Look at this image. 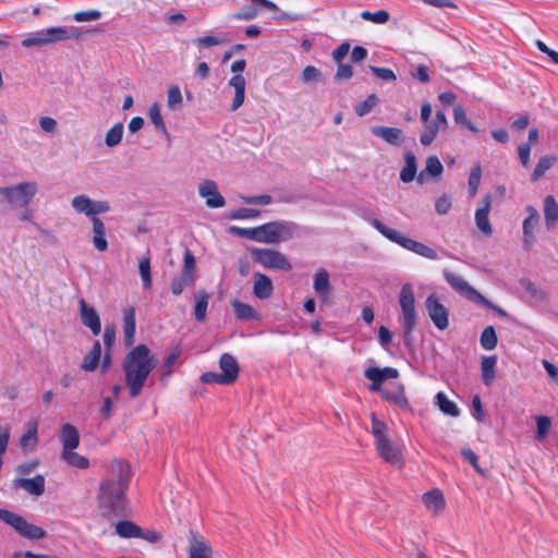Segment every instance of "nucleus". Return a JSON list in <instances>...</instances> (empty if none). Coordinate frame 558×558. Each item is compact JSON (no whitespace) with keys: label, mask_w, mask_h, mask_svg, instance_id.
<instances>
[{"label":"nucleus","mask_w":558,"mask_h":558,"mask_svg":"<svg viewBox=\"0 0 558 558\" xmlns=\"http://www.w3.org/2000/svg\"><path fill=\"white\" fill-rule=\"evenodd\" d=\"M295 225L292 222L272 221L257 227V242L277 244L293 235Z\"/></svg>","instance_id":"0eeeda50"},{"label":"nucleus","mask_w":558,"mask_h":558,"mask_svg":"<svg viewBox=\"0 0 558 558\" xmlns=\"http://www.w3.org/2000/svg\"><path fill=\"white\" fill-rule=\"evenodd\" d=\"M258 14V10L255 5H244L240 11L229 14V20H240V21H252Z\"/></svg>","instance_id":"603ef678"},{"label":"nucleus","mask_w":558,"mask_h":558,"mask_svg":"<svg viewBox=\"0 0 558 558\" xmlns=\"http://www.w3.org/2000/svg\"><path fill=\"white\" fill-rule=\"evenodd\" d=\"M383 398H385L389 402H393L401 408H407L409 405L408 399L404 395L403 387L400 386L397 391L390 392L388 390L381 391Z\"/></svg>","instance_id":"8fccbe9b"},{"label":"nucleus","mask_w":558,"mask_h":558,"mask_svg":"<svg viewBox=\"0 0 558 558\" xmlns=\"http://www.w3.org/2000/svg\"><path fill=\"white\" fill-rule=\"evenodd\" d=\"M150 270V257L149 254H147L138 259V272L142 279L143 288L146 290L150 289L153 284Z\"/></svg>","instance_id":"58836bf2"},{"label":"nucleus","mask_w":558,"mask_h":558,"mask_svg":"<svg viewBox=\"0 0 558 558\" xmlns=\"http://www.w3.org/2000/svg\"><path fill=\"white\" fill-rule=\"evenodd\" d=\"M361 17L364 21H368L375 24H385L389 21V13L386 10H379L376 12L363 11Z\"/></svg>","instance_id":"6e6d98bb"},{"label":"nucleus","mask_w":558,"mask_h":558,"mask_svg":"<svg viewBox=\"0 0 558 558\" xmlns=\"http://www.w3.org/2000/svg\"><path fill=\"white\" fill-rule=\"evenodd\" d=\"M148 116H149V119H150L151 123L154 124V126L158 131H161L162 133L167 134V128H166V124L163 122V119H162V116L160 112V107L157 102H154L149 107Z\"/></svg>","instance_id":"3c124183"},{"label":"nucleus","mask_w":558,"mask_h":558,"mask_svg":"<svg viewBox=\"0 0 558 558\" xmlns=\"http://www.w3.org/2000/svg\"><path fill=\"white\" fill-rule=\"evenodd\" d=\"M444 277L450 287L460 295L464 296L469 301L476 304V302H483L484 295L476 291L468 281H465L460 275L454 274L450 270L444 271Z\"/></svg>","instance_id":"ddd939ff"},{"label":"nucleus","mask_w":558,"mask_h":558,"mask_svg":"<svg viewBox=\"0 0 558 558\" xmlns=\"http://www.w3.org/2000/svg\"><path fill=\"white\" fill-rule=\"evenodd\" d=\"M60 441L63 446L62 451L74 450L80 445V435L76 427L70 423H65L61 426Z\"/></svg>","instance_id":"b1692460"},{"label":"nucleus","mask_w":558,"mask_h":558,"mask_svg":"<svg viewBox=\"0 0 558 558\" xmlns=\"http://www.w3.org/2000/svg\"><path fill=\"white\" fill-rule=\"evenodd\" d=\"M372 133L375 136L383 138L390 145H400L402 142V131L397 128L389 126H374Z\"/></svg>","instance_id":"c85d7f7f"},{"label":"nucleus","mask_w":558,"mask_h":558,"mask_svg":"<svg viewBox=\"0 0 558 558\" xmlns=\"http://www.w3.org/2000/svg\"><path fill=\"white\" fill-rule=\"evenodd\" d=\"M373 74L378 77L379 80L386 81V82H392L397 80L396 74L392 70L388 68H379V66H369Z\"/></svg>","instance_id":"e2e57ef3"},{"label":"nucleus","mask_w":558,"mask_h":558,"mask_svg":"<svg viewBox=\"0 0 558 558\" xmlns=\"http://www.w3.org/2000/svg\"><path fill=\"white\" fill-rule=\"evenodd\" d=\"M93 244L99 252L108 250V242L106 240V226L100 218H94L93 221Z\"/></svg>","instance_id":"c756f323"},{"label":"nucleus","mask_w":558,"mask_h":558,"mask_svg":"<svg viewBox=\"0 0 558 558\" xmlns=\"http://www.w3.org/2000/svg\"><path fill=\"white\" fill-rule=\"evenodd\" d=\"M36 193V182H22L14 186H0V195L12 209L26 208Z\"/></svg>","instance_id":"423d86ee"},{"label":"nucleus","mask_w":558,"mask_h":558,"mask_svg":"<svg viewBox=\"0 0 558 558\" xmlns=\"http://www.w3.org/2000/svg\"><path fill=\"white\" fill-rule=\"evenodd\" d=\"M246 66V61L244 59L235 60L231 64V71L235 73L228 82L229 86L234 88V97L231 105V111H236L245 100V86L246 81L245 77L241 74Z\"/></svg>","instance_id":"9b49d317"},{"label":"nucleus","mask_w":558,"mask_h":558,"mask_svg":"<svg viewBox=\"0 0 558 558\" xmlns=\"http://www.w3.org/2000/svg\"><path fill=\"white\" fill-rule=\"evenodd\" d=\"M211 547L203 536L191 532L189 557L190 558H211Z\"/></svg>","instance_id":"4be33fe9"},{"label":"nucleus","mask_w":558,"mask_h":558,"mask_svg":"<svg viewBox=\"0 0 558 558\" xmlns=\"http://www.w3.org/2000/svg\"><path fill=\"white\" fill-rule=\"evenodd\" d=\"M556 162L555 156H543L539 158L533 173H532V181H538L547 170H549L554 163Z\"/></svg>","instance_id":"79ce46f5"},{"label":"nucleus","mask_w":558,"mask_h":558,"mask_svg":"<svg viewBox=\"0 0 558 558\" xmlns=\"http://www.w3.org/2000/svg\"><path fill=\"white\" fill-rule=\"evenodd\" d=\"M61 457L69 465L73 468L85 470L89 466L88 459L78 454L74 450L62 451Z\"/></svg>","instance_id":"ea45409f"},{"label":"nucleus","mask_w":558,"mask_h":558,"mask_svg":"<svg viewBox=\"0 0 558 558\" xmlns=\"http://www.w3.org/2000/svg\"><path fill=\"white\" fill-rule=\"evenodd\" d=\"M229 232L233 235L245 238L257 242V227L255 228H241L238 226H230Z\"/></svg>","instance_id":"13d9d810"},{"label":"nucleus","mask_w":558,"mask_h":558,"mask_svg":"<svg viewBox=\"0 0 558 558\" xmlns=\"http://www.w3.org/2000/svg\"><path fill=\"white\" fill-rule=\"evenodd\" d=\"M124 132V126L121 122L116 123L107 133L105 136V144L108 147H116L119 145L122 141Z\"/></svg>","instance_id":"37998d69"},{"label":"nucleus","mask_w":558,"mask_h":558,"mask_svg":"<svg viewBox=\"0 0 558 558\" xmlns=\"http://www.w3.org/2000/svg\"><path fill=\"white\" fill-rule=\"evenodd\" d=\"M436 400L439 409L447 415L458 416L460 411L457 404L450 401L444 392H438L436 395Z\"/></svg>","instance_id":"a18cd8bd"},{"label":"nucleus","mask_w":558,"mask_h":558,"mask_svg":"<svg viewBox=\"0 0 558 558\" xmlns=\"http://www.w3.org/2000/svg\"><path fill=\"white\" fill-rule=\"evenodd\" d=\"M181 355V349L179 347H174L169 355L167 356L165 363L161 365L160 368V380L165 381L172 373L173 365L178 362L179 357Z\"/></svg>","instance_id":"a19ab883"},{"label":"nucleus","mask_w":558,"mask_h":558,"mask_svg":"<svg viewBox=\"0 0 558 558\" xmlns=\"http://www.w3.org/2000/svg\"><path fill=\"white\" fill-rule=\"evenodd\" d=\"M259 216V210L254 208L242 207L231 214L232 219H252Z\"/></svg>","instance_id":"0e129e2a"},{"label":"nucleus","mask_w":558,"mask_h":558,"mask_svg":"<svg viewBox=\"0 0 558 558\" xmlns=\"http://www.w3.org/2000/svg\"><path fill=\"white\" fill-rule=\"evenodd\" d=\"M378 98L375 94L369 95L364 101L355 106V113L359 117H364L369 113L373 108L377 105Z\"/></svg>","instance_id":"4d7b16f0"},{"label":"nucleus","mask_w":558,"mask_h":558,"mask_svg":"<svg viewBox=\"0 0 558 558\" xmlns=\"http://www.w3.org/2000/svg\"><path fill=\"white\" fill-rule=\"evenodd\" d=\"M482 178V168L481 165H475L470 172L469 177V194L471 197H474L477 193L478 185L481 183Z\"/></svg>","instance_id":"864d4df0"},{"label":"nucleus","mask_w":558,"mask_h":558,"mask_svg":"<svg viewBox=\"0 0 558 558\" xmlns=\"http://www.w3.org/2000/svg\"><path fill=\"white\" fill-rule=\"evenodd\" d=\"M156 363L146 344L136 345L125 355L122 368L131 398L141 395L149 374L156 367Z\"/></svg>","instance_id":"f03ea898"},{"label":"nucleus","mask_w":558,"mask_h":558,"mask_svg":"<svg viewBox=\"0 0 558 558\" xmlns=\"http://www.w3.org/2000/svg\"><path fill=\"white\" fill-rule=\"evenodd\" d=\"M521 286L535 300L543 301L546 299L545 292L542 289L537 288L536 284L531 280L522 279Z\"/></svg>","instance_id":"bf43d9fd"},{"label":"nucleus","mask_w":558,"mask_h":558,"mask_svg":"<svg viewBox=\"0 0 558 558\" xmlns=\"http://www.w3.org/2000/svg\"><path fill=\"white\" fill-rule=\"evenodd\" d=\"M423 502L425 507L434 514H438L445 508V498L439 489H433L423 495Z\"/></svg>","instance_id":"7c9ffc66"},{"label":"nucleus","mask_w":558,"mask_h":558,"mask_svg":"<svg viewBox=\"0 0 558 558\" xmlns=\"http://www.w3.org/2000/svg\"><path fill=\"white\" fill-rule=\"evenodd\" d=\"M71 205L77 214H84L89 217L90 221H93L94 218H98V215L110 210V204L108 201H95L83 194L73 197Z\"/></svg>","instance_id":"f8f14e48"},{"label":"nucleus","mask_w":558,"mask_h":558,"mask_svg":"<svg viewBox=\"0 0 558 558\" xmlns=\"http://www.w3.org/2000/svg\"><path fill=\"white\" fill-rule=\"evenodd\" d=\"M405 165L400 172V180L404 183L412 182L416 175L417 166L416 158L412 151L404 154Z\"/></svg>","instance_id":"72a5a7b5"},{"label":"nucleus","mask_w":558,"mask_h":558,"mask_svg":"<svg viewBox=\"0 0 558 558\" xmlns=\"http://www.w3.org/2000/svg\"><path fill=\"white\" fill-rule=\"evenodd\" d=\"M364 376L372 381L371 391H379L381 393V385L386 379L397 378L399 372L393 367H375L371 366L364 371Z\"/></svg>","instance_id":"2eb2a0df"},{"label":"nucleus","mask_w":558,"mask_h":558,"mask_svg":"<svg viewBox=\"0 0 558 558\" xmlns=\"http://www.w3.org/2000/svg\"><path fill=\"white\" fill-rule=\"evenodd\" d=\"M225 40L222 38H219V37H216V36H211V35H208V36H203V37H198L194 40V43L199 47V48H210V47H214V46H217V45H220L222 44Z\"/></svg>","instance_id":"338daca9"},{"label":"nucleus","mask_w":558,"mask_h":558,"mask_svg":"<svg viewBox=\"0 0 558 558\" xmlns=\"http://www.w3.org/2000/svg\"><path fill=\"white\" fill-rule=\"evenodd\" d=\"M424 131L421 134L420 141L424 146L430 145L437 136L438 131L440 130L439 124L434 121H429L424 123Z\"/></svg>","instance_id":"de8ad7c7"},{"label":"nucleus","mask_w":558,"mask_h":558,"mask_svg":"<svg viewBox=\"0 0 558 558\" xmlns=\"http://www.w3.org/2000/svg\"><path fill=\"white\" fill-rule=\"evenodd\" d=\"M444 171L442 163L436 156L427 157L425 168L418 173L416 180L420 184L428 181L429 178L439 177Z\"/></svg>","instance_id":"393cba45"},{"label":"nucleus","mask_w":558,"mask_h":558,"mask_svg":"<svg viewBox=\"0 0 558 558\" xmlns=\"http://www.w3.org/2000/svg\"><path fill=\"white\" fill-rule=\"evenodd\" d=\"M72 37V34L64 27L54 26L38 33L31 34L22 40V46L25 48L41 47L59 41H64Z\"/></svg>","instance_id":"1a4fd4ad"},{"label":"nucleus","mask_w":558,"mask_h":558,"mask_svg":"<svg viewBox=\"0 0 558 558\" xmlns=\"http://www.w3.org/2000/svg\"><path fill=\"white\" fill-rule=\"evenodd\" d=\"M101 16V12L98 10H90V11H81L76 12L73 16V19L76 22H88V21H97Z\"/></svg>","instance_id":"774afa93"},{"label":"nucleus","mask_w":558,"mask_h":558,"mask_svg":"<svg viewBox=\"0 0 558 558\" xmlns=\"http://www.w3.org/2000/svg\"><path fill=\"white\" fill-rule=\"evenodd\" d=\"M123 331L126 347H131L135 340V310L132 306L123 311Z\"/></svg>","instance_id":"bb28decb"},{"label":"nucleus","mask_w":558,"mask_h":558,"mask_svg":"<svg viewBox=\"0 0 558 558\" xmlns=\"http://www.w3.org/2000/svg\"><path fill=\"white\" fill-rule=\"evenodd\" d=\"M544 217L548 230L558 225V203L553 195H547L544 198Z\"/></svg>","instance_id":"cd10ccee"},{"label":"nucleus","mask_w":558,"mask_h":558,"mask_svg":"<svg viewBox=\"0 0 558 558\" xmlns=\"http://www.w3.org/2000/svg\"><path fill=\"white\" fill-rule=\"evenodd\" d=\"M361 217L367 222H369L386 239L399 244L403 248L413 252L420 256H423L427 259L434 260L438 258V254L434 248L427 246L424 243L408 238L404 234L400 233L399 231L385 226L378 219L368 216L366 211L362 213Z\"/></svg>","instance_id":"7ed1b4c3"},{"label":"nucleus","mask_w":558,"mask_h":558,"mask_svg":"<svg viewBox=\"0 0 558 558\" xmlns=\"http://www.w3.org/2000/svg\"><path fill=\"white\" fill-rule=\"evenodd\" d=\"M536 421V433L535 438L537 440H544L551 428V418L545 415H538L535 417Z\"/></svg>","instance_id":"49530a36"},{"label":"nucleus","mask_w":558,"mask_h":558,"mask_svg":"<svg viewBox=\"0 0 558 558\" xmlns=\"http://www.w3.org/2000/svg\"><path fill=\"white\" fill-rule=\"evenodd\" d=\"M183 102L181 90L178 86H171L168 89L167 105L171 110H178Z\"/></svg>","instance_id":"5fc2aeb1"},{"label":"nucleus","mask_w":558,"mask_h":558,"mask_svg":"<svg viewBox=\"0 0 558 558\" xmlns=\"http://www.w3.org/2000/svg\"><path fill=\"white\" fill-rule=\"evenodd\" d=\"M199 195L206 199L209 208H221L226 205L225 197L219 193L217 183L213 180H205L198 187Z\"/></svg>","instance_id":"a211bd4d"},{"label":"nucleus","mask_w":558,"mask_h":558,"mask_svg":"<svg viewBox=\"0 0 558 558\" xmlns=\"http://www.w3.org/2000/svg\"><path fill=\"white\" fill-rule=\"evenodd\" d=\"M480 342L485 350H494L496 348L498 339L493 326H488L483 330Z\"/></svg>","instance_id":"09e8293b"},{"label":"nucleus","mask_w":558,"mask_h":558,"mask_svg":"<svg viewBox=\"0 0 558 558\" xmlns=\"http://www.w3.org/2000/svg\"><path fill=\"white\" fill-rule=\"evenodd\" d=\"M372 435L375 439V447L379 457L393 466L403 465V456L400 448L388 437V426L380 421L375 413H371Z\"/></svg>","instance_id":"20e7f679"},{"label":"nucleus","mask_w":558,"mask_h":558,"mask_svg":"<svg viewBox=\"0 0 558 558\" xmlns=\"http://www.w3.org/2000/svg\"><path fill=\"white\" fill-rule=\"evenodd\" d=\"M116 532L123 538H138L142 536V527L132 521H120L116 524Z\"/></svg>","instance_id":"f704fd0d"},{"label":"nucleus","mask_w":558,"mask_h":558,"mask_svg":"<svg viewBox=\"0 0 558 558\" xmlns=\"http://www.w3.org/2000/svg\"><path fill=\"white\" fill-rule=\"evenodd\" d=\"M201 380H202V383L208 384V385H213V384L231 385L221 373H216V372H207V373L202 374Z\"/></svg>","instance_id":"052dcab7"},{"label":"nucleus","mask_w":558,"mask_h":558,"mask_svg":"<svg viewBox=\"0 0 558 558\" xmlns=\"http://www.w3.org/2000/svg\"><path fill=\"white\" fill-rule=\"evenodd\" d=\"M111 478L100 485L99 506L106 517H120L125 510V490L129 486L131 470L125 461H114L111 465Z\"/></svg>","instance_id":"f257e3e1"},{"label":"nucleus","mask_w":558,"mask_h":558,"mask_svg":"<svg viewBox=\"0 0 558 558\" xmlns=\"http://www.w3.org/2000/svg\"><path fill=\"white\" fill-rule=\"evenodd\" d=\"M322 73L314 65H307L303 69L301 80L304 83H316L320 80Z\"/></svg>","instance_id":"680f3d73"},{"label":"nucleus","mask_w":558,"mask_h":558,"mask_svg":"<svg viewBox=\"0 0 558 558\" xmlns=\"http://www.w3.org/2000/svg\"><path fill=\"white\" fill-rule=\"evenodd\" d=\"M253 283V294L259 300H267L274 293V286L271 279L262 272H255Z\"/></svg>","instance_id":"412c9836"},{"label":"nucleus","mask_w":558,"mask_h":558,"mask_svg":"<svg viewBox=\"0 0 558 558\" xmlns=\"http://www.w3.org/2000/svg\"><path fill=\"white\" fill-rule=\"evenodd\" d=\"M209 298V294L204 290L194 293V316L198 323H203L206 319Z\"/></svg>","instance_id":"2f4dec72"},{"label":"nucleus","mask_w":558,"mask_h":558,"mask_svg":"<svg viewBox=\"0 0 558 558\" xmlns=\"http://www.w3.org/2000/svg\"><path fill=\"white\" fill-rule=\"evenodd\" d=\"M233 311L235 313L236 318L241 320L247 319H258V313L253 308L252 305L247 303H243L239 300H234L231 302Z\"/></svg>","instance_id":"c9c22d12"},{"label":"nucleus","mask_w":558,"mask_h":558,"mask_svg":"<svg viewBox=\"0 0 558 558\" xmlns=\"http://www.w3.org/2000/svg\"><path fill=\"white\" fill-rule=\"evenodd\" d=\"M0 520L14 529L22 537L27 539H40L46 532L32 523H28L22 515L7 509H0Z\"/></svg>","instance_id":"6e6552de"},{"label":"nucleus","mask_w":558,"mask_h":558,"mask_svg":"<svg viewBox=\"0 0 558 558\" xmlns=\"http://www.w3.org/2000/svg\"><path fill=\"white\" fill-rule=\"evenodd\" d=\"M399 303L402 312L404 343L408 345L412 342V332L417 322L415 296L411 284L405 283L402 286L399 294Z\"/></svg>","instance_id":"39448f33"},{"label":"nucleus","mask_w":558,"mask_h":558,"mask_svg":"<svg viewBox=\"0 0 558 558\" xmlns=\"http://www.w3.org/2000/svg\"><path fill=\"white\" fill-rule=\"evenodd\" d=\"M425 305L434 325L440 330L447 329L449 326L448 310L439 302L438 298L435 294L428 295Z\"/></svg>","instance_id":"4468645a"},{"label":"nucleus","mask_w":558,"mask_h":558,"mask_svg":"<svg viewBox=\"0 0 558 558\" xmlns=\"http://www.w3.org/2000/svg\"><path fill=\"white\" fill-rule=\"evenodd\" d=\"M78 305L82 324L89 328L94 336H98L101 331V323L98 313L83 299L78 301Z\"/></svg>","instance_id":"6ab92c4d"},{"label":"nucleus","mask_w":558,"mask_h":558,"mask_svg":"<svg viewBox=\"0 0 558 558\" xmlns=\"http://www.w3.org/2000/svg\"><path fill=\"white\" fill-rule=\"evenodd\" d=\"M525 213L527 216L522 222L523 242L525 247H531L535 242L534 232L539 223L541 216L537 209L532 205L525 207Z\"/></svg>","instance_id":"dca6fc26"},{"label":"nucleus","mask_w":558,"mask_h":558,"mask_svg":"<svg viewBox=\"0 0 558 558\" xmlns=\"http://www.w3.org/2000/svg\"><path fill=\"white\" fill-rule=\"evenodd\" d=\"M251 254L254 260L265 268L286 271L292 269V265L287 256L277 250L252 247Z\"/></svg>","instance_id":"9d476101"},{"label":"nucleus","mask_w":558,"mask_h":558,"mask_svg":"<svg viewBox=\"0 0 558 558\" xmlns=\"http://www.w3.org/2000/svg\"><path fill=\"white\" fill-rule=\"evenodd\" d=\"M101 357V344L99 341H95L92 350L88 354H86L83 359V363L81 365L82 369L86 372H94L100 362Z\"/></svg>","instance_id":"473e14b6"},{"label":"nucleus","mask_w":558,"mask_h":558,"mask_svg":"<svg viewBox=\"0 0 558 558\" xmlns=\"http://www.w3.org/2000/svg\"><path fill=\"white\" fill-rule=\"evenodd\" d=\"M496 363L497 357L495 355L484 356L481 362L482 377L486 386H490L495 379Z\"/></svg>","instance_id":"e433bc0d"},{"label":"nucleus","mask_w":558,"mask_h":558,"mask_svg":"<svg viewBox=\"0 0 558 558\" xmlns=\"http://www.w3.org/2000/svg\"><path fill=\"white\" fill-rule=\"evenodd\" d=\"M14 486L23 488L31 495L40 496L45 492V477L38 474L33 478H15Z\"/></svg>","instance_id":"5701e85b"},{"label":"nucleus","mask_w":558,"mask_h":558,"mask_svg":"<svg viewBox=\"0 0 558 558\" xmlns=\"http://www.w3.org/2000/svg\"><path fill=\"white\" fill-rule=\"evenodd\" d=\"M195 282V277H189L186 275L181 274L179 277H175L171 280L170 290L172 294L180 295L185 288L193 286Z\"/></svg>","instance_id":"c03bdc74"},{"label":"nucleus","mask_w":558,"mask_h":558,"mask_svg":"<svg viewBox=\"0 0 558 558\" xmlns=\"http://www.w3.org/2000/svg\"><path fill=\"white\" fill-rule=\"evenodd\" d=\"M313 288L317 296L320 299L322 304H330L331 287L327 270L320 268L316 271Z\"/></svg>","instance_id":"aec40b11"},{"label":"nucleus","mask_w":558,"mask_h":558,"mask_svg":"<svg viewBox=\"0 0 558 558\" xmlns=\"http://www.w3.org/2000/svg\"><path fill=\"white\" fill-rule=\"evenodd\" d=\"M492 206V195H485L478 203L475 211V223L478 230L486 236L493 234V228L488 219V215Z\"/></svg>","instance_id":"f3484780"},{"label":"nucleus","mask_w":558,"mask_h":558,"mask_svg":"<svg viewBox=\"0 0 558 558\" xmlns=\"http://www.w3.org/2000/svg\"><path fill=\"white\" fill-rule=\"evenodd\" d=\"M219 366L222 375L230 384H233L239 377V364L236 360L229 353H223L219 359Z\"/></svg>","instance_id":"a878e982"},{"label":"nucleus","mask_w":558,"mask_h":558,"mask_svg":"<svg viewBox=\"0 0 558 558\" xmlns=\"http://www.w3.org/2000/svg\"><path fill=\"white\" fill-rule=\"evenodd\" d=\"M38 442V436H37V424L32 423L28 426L27 432L21 437L20 439V446L23 449V451H32L36 448Z\"/></svg>","instance_id":"4c0bfd02"},{"label":"nucleus","mask_w":558,"mask_h":558,"mask_svg":"<svg viewBox=\"0 0 558 558\" xmlns=\"http://www.w3.org/2000/svg\"><path fill=\"white\" fill-rule=\"evenodd\" d=\"M195 257L190 251H186L184 254V265L181 274L186 275L189 277H195Z\"/></svg>","instance_id":"69168bd1"}]
</instances>
